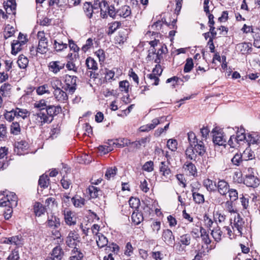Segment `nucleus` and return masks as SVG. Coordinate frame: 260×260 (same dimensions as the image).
I'll list each match as a JSON object with an SVG mask.
<instances>
[{
  "mask_svg": "<svg viewBox=\"0 0 260 260\" xmlns=\"http://www.w3.org/2000/svg\"><path fill=\"white\" fill-rule=\"evenodd\" d=\"M94 14H96L100 10L101 15L103 16H115V9L114 6L110 5L105 0H94L93 4H92Z\"/></svg>",
  "mask_w": 260,
  "mask_h": 260,
  "instance_id": "f257e3e1",
  "label": "nucleus"
},
{
  "mask_svg": "<svg viewBox=\"0 0 260 260\" xmlns=\"http://www.w3.org/2000/svg\"><path fill=\"white\" fill-rule=\"evenodd\" d=\"M77 77L66 75L64 77V85L62 88L69 93L73 94L77 88Z\"/></svg>",
  "mask_w": 260,
  "mask_h": 260,
  "instance_id": "f03ea898",
  "label": "nucleus"
},
{
  "mask_svg": "<svg viewBox=\"0 0 260 260\" xmlns=\"http://www.w3.org/2000/svg\"><path fill=\"white\" fill-rule=\"evenodd\" d=\"M164 18L161 19V20H158L156 22H154L152 25H151L150 27V29L155 30L158 31L162 28V25L164 24H165L166 25L169 27L170 29H177V26L176 25V22L177 21V19H173V20H170L169 22L167 21L166 19L163 20Z\"/></svg>",
  "mask_w": 260,
  "mask_h": 260,
  "instance_id": "7ed1b4c3",
  "label": "nucleus"
},
{
  "mask_svg": "<svg viewBox=\"0 0 260 260\" xmlns=\"http://www.w3.org/2000/svg\"><path fill=\"white\" fill-rule=\"evenodd\" d=\"M37 37L39 39V44L37 51L41 54L46 53L48 50V42L47 38L45 36L44 32L39 31L38 32Z\"/></svg>",
  "mask_w": 260,
  "mask_h": 260,
  "instance_id": "20e7f679",
  "label": "nucleus"
},
{
  "mask_svg": "<svg viewBox=\"0 0 260 260\" xmlns=\"http://www.w3.org/2000/svg\"><path fill=\"white\" fill-rule=\"evenodd\" d=\"M77 242H80V236L75 231H70L66 238V244L71 248H74L77 245Z\"/></svg>",
  "mask_w": 260,
  "mask_h": 260,
  "instance_id": "39448f33",
  "label": "nucleus"
},
{
  "mask_svg": "<svg viewBox=\"0 0 260 260\" xmlns=\"http://www.w3.org/2000/svg\"><path fill=\"white\" fill-rule=\"evenodd\" d=\"M163 241L168 246H173L175 243V238L171 230H163L161 235Z\"/></svg>",
  "mask_w": 260,
  "mask_h": 260,
  "instance_id": "423d86ee",
  "label": "nucleus"
},
{
  "mask_svg": "<svg viewBox=\"0 0 260 260\" xmlns=\"http://www.w3.org/2000/svg\"><path fill=\"white\" fill-rule=\"evenodd\" d=\"M28 143L25 141H20L15 143L14 151L19 155H24L27 153L28 148Z\"/></svg>",
  "mask_w": 260,
  "mask_h": 260,
  "instance_id": "0eeeda50",
  "label": "nucleus"
},
{
  "mask_svg": "<svg viewBox=\"0 0 260 260\" xmlns=\"http://www.w3.org/2000/svg\"><path fill=\"white\" fill-rule=\"evenodd\" d=\"M66 64L60 61H52L48 64L49 70L55 74L64 69Z\"/></svg>",
  "mask_w": 260,
  "mask_h": 260,
  "instance_id": "6e6552de",
  "label": "nucleus"
},
{
  "mask_svg": "<svg viewBox=\"0 0 260 260\" xmlns=\"http://www.w3.org/2000/svg\"><path fill=\"white\" fill-rule=\"evenodd\" d=\"M46 225L50 228L57 229L60 226V219L54 214L48 215Z\"/></svg>",
  "mask_w": 260,
  "mask_h": 260,
  "instance_id": "1a4fd4ad",
  "label": "nucleus"
},
{
  "mask_svg": "<svg viewBox=\"0 0 260 260\" xmlns=\"http://www.w3.org/2000/svg\"><path fill=\"white\" fill-rule=\"evenodd\" d=\"M243 183L247 186L255 188L259 184V180L254 175H246L244 179Z\"/></svg>",
  "mask_w": 260,
  "mask_h": 260,
  "instance_id": "9d476101",
  "label": "nucleus"
},
{
  "mask_svg": "<svg viewBox=\"0 0 260 260\" xmlns=\"http://www.w3.org/2000/svg\"><path fill=\"white\" fill-rule=\"evenodd\" d=\"M216 186V190L221 196H225L227 194L230 185L226 181L223 179L219 180Z\"/></svg>",
  "mask_w": 260,
  "mask_h": 260,
  "instance_id": "9b49d317",
  "label": "nucleus"
},
{
  "mask_svg": "<svg viewBox=\"0 0 260 260\" xmlns=\"http://www.w3.org/2000/svg\"><path fill=\"white\" fill-rule=\"evenodd\" d=\"M50 255L49 257L52 260H61L64 255V252L60 246H56L52 249Z\"/></svg>",
  "mask_w": 260,
  "mask_h": 260,
  "instance_id": "f8f14e48",
  "label": "nucleus"
},
{
  "mask_svg": "<svg viewBox=\"0 0 260 260\" xmlns=\"http://www.w3.org/2000/svg\"><path fill=\"white\" fill-rule=\"evenodd\" d=\"M213 142L215 145L221 146L224 145L226 141L223 138L222 135L216 131V127L213 129Z\"/></svg>",
  "mask_w": 260,
  "mask_h": 260,
  "instance_id": "ddd939ff",
  "label": "nucleus"
},
{
  "mask_svg": "<svg viewBox=\"0 0 260 260\" xmlns=\"http://www.w3.org/2000/svg\"><path fill=\"white\" fill-rule=\"evenodd\" d=\"M65 222L68 225H74L76 224V219L74 217L73 213L69 210L63 211Z\"/></svg>",
  "mask_w": 260,
  "mask_h": 260,
  "instance_id": "4468645a",
  "label": "nucleus"
},
{
  "mask_svg": "<svg viewBox=\"0 0 260 260\" xmlns=\"http://www.w3.org/2000/svg\"><path fill=\"white\" fill-rule=\"evenodd\" d=\"M169 164L170 162L168 161H161L160 162L159 166L160 173L163 176L166 178H168L171 174V171L169 168Z\"/></svg>",
  "mask_w": 260,
  "mask_h": 260,
  "instance_id": "2eb2a0df",
  "label": "nucleus"
},
{
  "mask_svg": "<svg viewBox=\"0 0 260 260\" xmlns=\"http://www.w3.org/2000/svg\"><path fill=\"white\" fill-rule=\"evenodd\" d=\"M45 111L49 117L53 119L54 116L61 111V108L60 106L48 105Z\"/></svg>",
  "mask_w": 260,
  "mask_h": 260,
  "instance_id": "dca6fc26",
  "label": "nucleus"
},
{
  "mask_svg": "<svg viewBox=\"0 0 260 260\" xmlns=\"http://www.w3.org/2000/svg\"><path fill=\"white\" fill-rule=\"evenodd\" d=\"M246 142L249 146L251 145H260V135L256 133L249 134L246 138Z\"/></svg>",
  "mask_w": 260,
  "mask_h": 260,
  "instance_id": "f3484780",
  "label": "nucleus"
},
{
  "mask_svg": "<svg viewBox=\"0 0 260 260\" xmlns=\"http://www.w3.org/2000/svg\"><path fill=\"white\" fill-rule=\"evenodd\" d=\"M192 147L196 152V154L200 156L203 157L206 152L204 144L202 141H199L197 143H195L194 145L192 146Z\"/></svg>",
  "mask_w": 260,
  "mask_h": 260,
  "instance_id": "a211bd4d",
  "label": "nucleus"
},
{
  "mask_svg": "<svg viewBox=\"0 0 260 260\" xmlns=\"http://www.w3.org/2000/svg\"><path fill=\"white\" fill-rule=\"evenodd\" d=\"M53 94L55 99L59 102H64L68 99L67 93L61 88L56 89V90H54Z\"/></svg>",
  "mask_w": 260,
  "mask_h": 260,
  "instance_id": "6ab92c4d",
  "label": "nucleus"
},
{
  "mask_svg": "<svg viewBox=\"0 0 260 260\" xmlns=\"http://www.w3.org/2000/svg\"><path fill=\"white\" fill-rule=\"evenodd\" d=\"M37 116L40 118L41 125L45 123H51L53 120V118L49 117L45 110L40 111L39 112L37 113Z\"/></svg>",
  "mask_w": 260,
  "mask_h": 260,
  "instance_id": "aec40b11",
  "label": "nucleus"
},
{
  "mask_svg": "<svg viewBox=\"0 0 260 260\" xmlns=\"http://www.w3.org/2000/svg\"><path fill=\"white\" fill-rule=\"evenodd\" d=\"M4 7L8 15H15L16 14V4H13L12 1H7L4 5Z\"/></svg>",
  "mask_w": 260,
  "mask_h": 260,
  "instance_id": "412c9836",
  "label": "nucleus"
},
{
  "mask_svg": "<svg viewBox=\"0 0 260 260\" xmlns=\"http://www.w3.org/2000/svg\"><path fill=\"white\" fill-rule=\"evenodd\" d=\"M7 206L11 205L12 207H16L17 206L18 198L16 194L14 192H10L9 194H7Z\"/></svg>",
  "mask_w": 260,
  "mask_h": 260,
  "instance_id": "4be33fe9",
  "label": "nucleus"
},
{
  "mask_svg": "<svg viewBox=\"0 0 260 260\" xmlns=\"http://www.w3.org/2000/svg\"><path fill=\"white\" fill-rule=\"evenodd\" d=\"M12 85L9 83H5L0 88V93L3 97L9 96L11 94Z\"/></svg>",
  "mask_w": 260,
  "mask_h": 260,
  "instance_id": "5701e85b",
  "label": "nucleus"
},
{
  "mask_svg": "<svg viewBox=\"0 0 260 260\" xmlns=\"http://www.w3.org/2000/svg\"><path fill=\"white\" fill-rule=\"evenodd\" d=\"M84 257L83 253L77 247H75L71 251L70 260H82Z\"/></svg>",
  "mask_w": 260,
  "mask_h": 260,
  "instance_id": "b1692460",
  "label": "nucleus"
},
{
  "mask_svg": "<svg viewBox=\"0 0 260 260\" xmlns=\"http://www.w3.org/2000/svg\"><path fill=\"white\" fill-rule=\"evenodd\" d=\"M203 185L209 191H215L216 190V183L210 179H206L203 181Z\"/></svg>",
  "mask_w": 260,
  "mask_h": 260,
  "instance_id": "393cba45",
  "label": "nucleus"
},
{
  "mask_svg": "<svg viewBox=\"0 0 260 260\" xmlns=\"http://www.w3.org/2000/svg\"><path fill=\"white\" fill-rule=\"evenodd\" d=\"M71 201L76 208H82L85 204V200L77 194L73 197Z\"/></svg>",
  "mask_w": 260,
  "mask_h": 260,
  "instance_id": "a878e982",
  "label": "nucleus"
},
{
  "mask_svg": "<svg viewBox=\"0 0 260 260\" xmlns=\"http://www.w3.org/2000/svg\"><path fill=\"white\" fill-rule=\"evenodd\" d=\"M127 32L128 31L126 29L120 30L118 32V36L115 38L116 42L119 44H123L127 40Z\"/></svg>",
  "mask_w": 260,
  "mask_h": 260,
  "instance_id": "bb28decb",
  "label": "nucleus"
},
{
  "mask_svg": "<svg viewBox=\"0 0 260 260\" xmlns=\"http://www.w3.org/2000/svg\"><path fill=\"white\" fill-rule=\"evenodd\" d=\"M10 244H13L17 247H21L23 244V239L21 235H17L10 237L8 239Z\"/></svg>",
  "mask_w": 260,
  "mask_h": 260,
  "instance_id": "cd10ccee",
  "label": "nucleus"
},
{
  "mask_svg": "<svg viewBox=\"0 0 260 260\" xmlns=\"http://www.w3.org/2000/svg\"><path fill=\"white\" fill-rule=\"evenodd\" d=\"M192 198L193 201L198 204H203L205 202L204 196L203 194L195 191V188L193 187L191 189Z\"/></svg>",
  "mask_w": 260,
  "mask_h": 260,
  "instance_id": "c85d7f7f",
  "label": "nucleus"
},
{
  "mask_svg": "<svg viewBox=\"0 0 260 260\" xmlns=\"http://www.w3.org/2000/svg\"><path fill=\"white\" fill-rule=\"evenodd\" d=\"M211 234L215 241L218 242L221 240L223 232L218 225L211 230Z\"/></svg>",
  "mask_w": 260,
  "mask_h": 260,
  "instance_id": "c756f323",
  "label": "nucleus"
},
{
  "mask_svg": "<svg viewBox=\"0 0 260 260\" xmlns=\"http://www.w3.org/2000/svg\"><path fill=\"white\" fill-rule=\"evenodd\" d=\"M185 155L186 158L190 160L196 161L197 154H196V152L192 147V146L189 145L185 150Z\"/></svg>",
  "mask_w": 260,
  "mask_h": 260,
  "instance_id": "7c9ffc66",
  "label": "nucleus"
},
{
  "mask_svg": "<svg viewBox=\"0 0 260 260\" xmlns=\"http://www.w3.org/2000/svg\"><path fill=\"white\" fill-rule=\"evenodd\" d=\"M34 212L35 213L36 215L37 216H41L46 211L45 207L42 204L39 202L35 203L34 207Z\"/></svg>",
  "mask_w": 260,
  "mask_h": 260,
  "instance_id": "2f4dec72",
  "label": "nucleus"
},
{
  "mask_svg": "<svg viewBox=\"0 0 260 260\" xmlns=\"http://www.w3.org/2000/svg\"><path fill=\"white\" fill-rule=\"evenodd\" d=\"M241 155L244 161L251 160L255 157L254 152L249 147L246 148Z\"/></svg>",
  "mask_w": 260,
  "mask_h": 260,
  "instance_id": "473e14b6",
  "label": "nucleus"
},
{
  "mask_svg": "<svg viewBox=\"0 0 260 260\" xmlns=\"http://www.w3.org/2000/svg\"><path fill=\"white\" fill-rule=\"evenodd\" d=\"M49 184V179L47 175L43 174L40 177L38 184L41 188H47Z\"/></svg>",
  "mask_w": 260,
  "mask_h": 260,
  "instance_id": "72a5a7b5",
  "label": "nucleus"
},
{
  "mask_svg": "<svg viewBox=\"0 0 260 260\" xmlns=\"http://www.w3.org/2000/svg\"><path fill=\"white\" fill-rule=\"evenodd\" d=\"M89 193L91 198L95 199L102 193V191L98 187L93 185L88 187Z\"/></svg>",
  "mask_w": 260,
  "mask_h": 260,
  "instance_id": "f704fd0d",
  "label": "nucleus"
},
{
  "mask_svg": "<svg viewBox=\"0 0 260 260\" xmlns=\"http://www.w3.org/2000/svg\"><path fill=\"white\" fill-rule=\"evenodd\" d=\"M183 168L185 170H187L189 172V174L193 176H194L197 172V168L195 165L191 162H188L187 161L184 164L183 166Z\"/></svg>",
  "mask_w": 260,
  "mask_h": 260,
  "instance_id": "c9c22d12",
  "label": "nucleus"
},
{
  "mask_svg": "<svg viewBox=\"0 0 260 260\" xmlns=\"http://www.w3.org/2000/svg\"><path fill=\"white\" fill-rule=\"evenodd\" d=\"M131 10L129 6H124L117 11V15L119 16H129Z\"/></svg>",
  "mask_w": 260,
  "mask_h": 260,
  "instance_id": "e433bc0d",
  "label": "nucleus"
},
{
  "mask_svg": "<svg viewBox=\"0 0 260 260\" xmlns=\"http://www.w3.org/2000/svg\"><path fill=\"white\" fill-rule=\"evenodd\" d=\"M23 45H24L21 44L20 42L15 41V40H13L11 43V53L13 55H16L17 54L22 50V46Z\"/></svg>",
  "mask_w": 260,
  "mask_h": 260,
  "instance_id": "4c0bfd02",
  "label": "nucleus"
},
{
  "mask_svg": "<svg viewBox=\"0 0 260 260\" xmlns=\"http://www.w3.org/2000/svg\"><path fill=\"white\" fill-rule=\"evenodd\" d=\"M17 63L18 67L20 69H25L28 63V60L27 57H26L23 54L20 55L18 59L17 60Z\"/></svg>",
  "mask_w": 260,
  "mask_h": 260,
  "instance_id": "58836bf2",
  "label": "nucleus"
},
{
  "mask_svg": "<svg viewBox=\"0 0 260 260\" xmlns=\"http://www.w3.org/2000/svg\"><path fill=\"white\" fill-rule=\"evenodd\" d=\"M96 242L99 248H103L107 245L108 241L104 235L100 234L98 235V239L96 240Z\"/></svg>",
  "mask_w": 260,
  "mask_h": 260,
  "instance_id": "ea45409f",
  "label": "nucleus"
},
{
  "mask_svg": "<svg viewBox=\"0 0 260 260\" xmlns=\"http://www.w3.org/2000/svg\"><path fill=\"white\" fill-rule=\"evenodd\" d=\"M83 9L87 16H92V14H94V10L91 3H85L83 5Z\"/></svg>",
  "mask_w": 260,
  "mask_h": 260,
  "instance_id": "a19ab883",
  "label": "nucleus"
},
{
  "mask_svg": "<svg viewBox=\"0 0 260 260\" xmlns=\"http://www.w3.org/2000/svg\"><path fill=\"white\" fill-rule=\"evenodd\" d=\"M53 45L54 49L57 52L62 51L64 49L67 48L68 46V45L67 43H63L60 40H54Z\"/></svg>",
  "mask_w": 260,
  "mask_h": 260,
  "instance_id": "79ce46f5",
  "label": "nucleus"
},
{
  "mask_svg": "<svg viewBox=\"0 0 260 260\" xmlns=\"http://www.w3.org/2000/svg\"><path fill=\"white\" fill-rule=\"evenodd\" d=\"M167 118L165 116H161L158 118H155L152 120L151 123H149V128L153 129L157 125L163 123L166 120Z\"/></svg>",
  "mask_w": 260,
  "mask_h": 260,
  "instance_id": "37998d69",
  "label": "nucleus"
},
{
  "mask_svg": "<svg viewBox=\"0 0 260 260\" xmlns=\"http://www.w3.org/2000/svg\"><path fill=\"white\" fill-rule=\"evenodd\" d=\"M36 92L38 95H43L45 93L50 94L49 86L47 84H43L37 87Z\"/></svg>",
  "mask_w": 260,
  "mask_h": 260,
  "instance_id": "c03bdc74",
  "label": "nucleus"
},
{
  "mask_svg": "<svg viewBox=\"0 0 260 260\" xmlns=\"http://www.w3.org/2000/svg\"><path fill=\"white\" fill-rule=\"evenodd\" d=\"M15 28L10 24H7L5 28L4 38L5 39L13 36L15 33Z\"/></svg>",
  "mask_w": 260,
  "mask_h": 260,
  "instance_id": "a18cd8bd",
  "label": "nucleus"
},
{
  "mask_svg": "<svg viewBox=\"0 0 260 260\" xmlns=\"http://www.w3.org/2000/svg\"><path fill=\"white\" fill-rule=\"evenodd\" d=\"M14 110L16 117H20L25 119L29 115V113L26 109L16 108Z\"/></svg>",
  "mask_w": 260,
  "mask_h": 260,
  "instance_id": "49530a36",
  "label": "nucleus"
},
{
  "mask_svg": "<svg viewBox=\"0 0 260 260\" xmlns=\"http://www.w3.org/2000/svg\"><path fill=\"white\" fill-rule=\"evenodd\" d=\"M234 222L235 227L239 232L241 233L244 222L239 214H238L237 217L235 218Z\"/></svg>",
  "mask_w": 260,
  "mask_h": 260,
  "instance_id": "de8ad7c7",
  "label": "nucleus"
},
{
  "mask_svg": "<svg viewBox=\"0 0 260 260\" xmlns=\"http://www.w3.org/2000/svg\"><path fill=\"white\" fill-rule=\"evenodd\" d=\"M86 64L89 69L96 70L98 69V63L92 58L89 57L86 60Z\"/></svg>",
  "mask_w": 260,
  "mask_h": 260,
  "instance_id": "09e8293b",
  "label": "nucleus"
},
{
  "mask_svg": "<svg viewBox=\"0 0 260 260\" xmlns=\"http://www.w3.org/2000/svg\"><path fill=\"white\" fill-rule=\"evenodd\" d=\"M114 70L115 69H113L112 70H110L108 69L105 70V80H106V82H111L112 80H114V76H115V71Z\"/></svg>",
  "mask_w": 260,
  "mask_h": 260,
  "instance_id": "8fccbe9b",
  "label": "nucleus"
},
{
  "mask_svg": "<svg viewBox=\"0 0 260 260\" xmlns=\"http://www.w3.org/2000/svg\"><path fill=\"white\" fill-rule=\"evenodd\" d=\"M237 46L242 54L250 53L251 51V48L248 43H240Z\"/></svg>",
  "mask_w": 260,
  "mask_h": 260,
  "instance_id": "3c124183",
  "label": "nucleus"
},
{
  "mask_svg": "<svg viewBox=\"0 0 260 260\" xmlns=\"http://www.w3.org/2000/svg\"><path fill=\"white\" fill-rule=\"evenodd\" d=\"M109 25V30L107 34L108 35H111L120 27L121 23L118 21H115Z\"/></svg>",
  "mask_w": 260,
  "mask_h": 260,
  "instance_id": "603ef678",
  "label": "nucleus"
},
{
  "mask_svg": "<svg viewBox=\"0 0 260 260\" xmlns=\"http://www.w3.org/2000/svg\"><path fill=\"white\" fill-rule=\"evenodd\" d=\"M244 161L241 153H236L232 158V164L236 166H239Z\"/></svg>",
  "mask_w": 260,
  "mask_h": 260,
  "instance_id": "864d4df0",
  "label": "nucleus"
},
{
  "mask_svg": "<svg viewBox=\"0 0 260 260\" xmlns=\"http://www.w3.org/2000/svg\"><path fill=\"white\" fill-rule=\"evenodd\" d=\"M116 141L115 145L118 147H124L131 144L130 140L126 138L117 139Z\"/></svg>",
  "mask_w": 260,
  "mask_h": 260,
  "instance_id": "5fc2aeb1",
  "label": "nucleus"
},
{
  "mask_svg": "<svg viewBox=\"0 0 260 260\" xmlns=\"http://www.w3.org/2000/svg\"><path fill=\"white\" fill-rule=\"evenodd\" d=\"M193 67V60L191 58H188L184 67L183 71L184 73H189Z\"/></svg>",
  "mask_w": 260,
  "mask_h": 260,
  "instance_id": "6e6d98bb",
  "label": "nucleus"
},
{
  "mask_svg": "<svg viewBox=\"0 0 260 260\" xmlns=\"http://www.w3.org/2000/svg\"><path fill=\"white\" fill-rule=\"evenodd\" d=\"M132 219L134 222L138 224L143 221V217L142 213L134 212L132 215Z\"/></svg>",
  "mask_w": 260,
  "mask_h": 260,
  "instance_id": "4d7b16f0",
  "label": "nucleus"
},
{
  "mask_svg": "<svg viewBox=\"0 0 260 260\" xmlns=\"http://www.w3.org/2000/svg\"><path fill=\"white\" fill-rule=\"evenodd\" d=\"M191 237L189 234H184L180 236V241L181 244L188 246L190 244Z\"/></svg>",
  "mask_w": 260,
  "mask_h": 260,
  "instance_id": "13d9d810",
  "label": "nucleus"
},
{
  "mask_svg": "<svg viewBox=\"0 0 260 260\" xmlns=\"http://www.w3.org/2000/svg\"><path fill=\"white\" fill-rule=\"evenodd\" d=\"M203 221L205 224V225L208 228L210 231L211 227L212 226L213 224L214 223L213 220L211 218L209 217V216L205 214L203 216Z\"/></svg>",
  "mask_w": 260,
  "mask_h": 260,
  "instance_id": "bf43d9fd",
  "label": "nucleus"
},
{
  "mask_svg": "<svg viewBox=\"0 0 260 260\" xmlns=\"http://www.w3.org/2000/svg\"><path fill=\"white\" fill-rule=\"evenodd\" d=\"M129 206L133 208L137 209L139 208L140 202L139 199L134 197H131L129 200Z\"/></svg>",
  "mask_w": 260,
  "mask_h": 260,
  "instance_id": "052dcab7",
  "label": "nucleus"
},
{
  "mask_svg": "<svg viewBox=\"0 0 260 260\" xmlns=\"http://www.w3.org/2000/svg\"><path fill=\"white\" fill-rule=\"evenodd\" d=\"M67 4V0H48V5L50 7L56 5L58 7H62Z\"/></svg>",
  "mask_w": 260,
  "mask_h": 260,
  "instance_id": "680f3d73",
  "label": "nucleus"
},
{
  "mask_svg": "<svg viewBox=\"0 0 260 260\" xmlns=\"http://www.w3.org/2000/svg\"><path fill=\"white\" fill-rule=\"evenodd\" d=\"M142 169L147 172H151L154 170L153 162L151 160L146 162L143 166Z\"/></svg>",
  "mask_w": 260,
  "mask_h": 260,
  "instance_id": "e2e57ef3",
  "label": "nucleus"
},
{
  "mask_svg": "<svg viewBox=\"0 0 260 260\" xmlns=\"http://www.w3.org/2000/svg\"><path fill=\"white\" fill-rule=\"evenodd\" d=\"M188 140L189 143V145L193 146L195 143H197L199 141L197 138L195 134L192 132H190L187 134Z\"/></svg>",
  "mask_w": 260,
  "mask_h": 260,
  "instance_id": "0e129e2a",
  "label": "nucleus"
},
{
  "mask_svg": "<svg viewBox=\"0 0 260 260\" xmlns=\"http://www.w3.org/2000/svg\"><path fill=\"white\" fill-rule=\"evenodd\" d=\"M47 106V102L44 100H41L34 105V107L39 109L40 111L45 110Z\"/></svg>",
  "mask_w": 260,
  "mask_h": 260,
  "instance_id": "69168bd1",
  "label": "nucleus"
},
{
  "mask_svg": "<svg viewBox=\"0 0 260 260\" xmlns=\"http://www.w3.org/2000/svg\"><path fill=\"white\" fill-rule=\"evenodd\" d=\"M117 169L116 167L112 168H108L105 173V177L108 180H109L111 178H113L116 174Z\"/></svg>",
  "mask_w": 260,
  "mask_h": 260,
  "instance_id": "338daca9",
  "label": "nucleus"
},
{
  "mask_svg": "<svg viewBox=\"0 0 260 260\" xmlns=\"http://www.w3.org/2000/svg\"><path fill=\"white\" fill-rule=\"evenodd\" d=\"M19 255L18 253V251L16 249H14L9 254V256L7 257V260H19Z\"/></svg>",
  "mask_w": 260,
  "mask_h": 260,
  "instance_id": "774afa93",
  "label": "nucleus"
}]
</instances>
